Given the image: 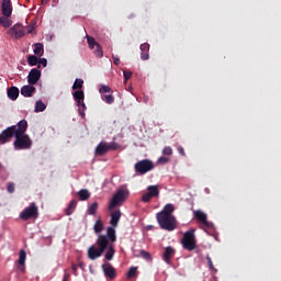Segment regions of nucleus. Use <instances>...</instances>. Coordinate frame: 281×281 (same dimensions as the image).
Here are the masks:
<instances>
[{"label": "nucleus", "mask_w": 281, "mask_h": 281, "mask_svg": "<svg viewBox=\"0 0 281 281\" xmlns=\"http://www.w3.org/2000/svg\"><path fill=\"white\" fill-rule=\"evenodd\" d=\"M20 218L22 221H30V218H38V207H36V204L32 203L30 206L25 207L20 213Z\"/></svg>", "instance_id": "8"}, {"label": "nucleus", "mask_w": 281, "mask_h": 281, "mask_svg": "<svg viewBox=\"0 0 281 281\" xmlns=\"http://www.w3.org/2000/svg\"><path fill=\"white\" fill-rule=\"evenodd\" d=\"M109 238V244L106 246L105 260H113V256H115V249L113 248V243L117 240V236L115 235V229L113 227L106 228V234L104 235Z\"/></svg>", "instance_id": "3"}, {"label": "nucleus", "mask_w": 281, "mask_h": 281, "mask_svg": "<svg viewBox=\"0 0 281 281\" xmlns=\"http://www.w3.org/2000/svg\"><path fill=\"white\" fill-rule=\"evenodd\" d=\"M93 54L97 55L98 58H102V56H104V53L102 52V46L97 45Z\"/></svg>", "instance_id": "36"}, {"label": "nucleus", "mask_w": 281, "mask_h": 281, "mask_svg": "<svg viewBox=\"0 0 281 281\" xmlns=\"http://www.w3.org/2000/svg\"><path fill=\"white\" fill-rule=\"evenodd\" d=\"M1 10H2V14L4 16H12V1L11 0H2Z\"/></svg>", "instance_id": "14"}, {"label": "nucleus", "mask_w": 281, "mask_h": 281, "mask_svg": "<svg viewBox=\"0 0 281 281\" xmlns=\"http://www.w3.org/2000/svg\"><path fill=\"white\" fill-rule=\"evenodd\" d=\"M40 65H43V67H47V59L45 58L40 59Z\"/></svg>", "instance_id": "48"}, {"label": "nucleus", "mask_w": 281, "mask_h": 281, "mask_svg": "<svg viewBox=\"0 0 281 281\" xmlns=\"http://www.w3.org/2000/svg\"><path fill=\"white\" fill-rule=\"evenodd\" d=\"M123 76H124V85H126V82H128V80H131V78L133 77V72L124 70Z\"/></svg>", "instance_id": "37"}, {"label": "nucleus", "mask_w": 281, "mask_h": 281, "mask_svg": "<svg viewBox=\"0 0 281 281\" xmlns=\"http://www.w3.org/2000/svg\"><path fill=\"white\" fill-rule=\"evenodd\" d=\"M113 149V145L106 143H100L95 149L97 155H105L109 150Z\"/></svg>", "instance_id": "16"}, {"label": "nucleus", "mask_w": 281, "mask_h": 281, "mask_svg": "<svg viewBox=\"0 0 281 281\" xmlns=\"http://www.w3.org/2000/svg\"><path fill=\"white\" fill-rule=\"evenodd\" d=\"M34 32V26H27V34H32Z\"/></svg>", "instance_id": "51"}, {"label": "nucleus", "mask_w": 281, "mask_h": 281, "mask_svg": "<svg viewBox=\"0 0 281 281\" xmlns=\"http://www.w3.org/2000/svg\"><path fill=\"white\" fill-rule=\"evenodd\" d=\"M101 99L104 100L106 104H113V102H115V98L112 97V94H102Z\"/></svg>", "instance_id": "33"}, {"label": "nucleus", "mask_w": 281, "mask_h": 281, "mask_svg": "<svg viewBox=\"0 0 281 281\" xmlns=\"http://www.w3.org/2000/svg\"><path fill=\"white\" fill-rule=\"evenodd\" d=\"M86 214L89 216H95V214H98V202H93L92 204L88 205Z\"/></svg>", "instance_id": "24"}, {"label": "nucleus", "mask_w": 281, "mask_h": 281, "mask_svg": "<svg viewBox=\"0 0 281 281\" xmlns=\"http://www.w3.org/2000/svg\"><path fill=\"white\" fill-rule=\"evenodd\" d=\"M38 80H41V70H38L36 68L31 69V71L29 72V76H27L29 85H36V82H38Z\"/></svg>", "instance_id": "12"}, {"label": "nucleus", "mask_w": 281, "mask_h": 281, "mask_svg": "<svg viewBox=\"0 0 281 281\" xmlns=\"http://www.w3.org/2000/svg\"><path fill=\"white\" fill-rule=\"evenodd\" d=\"M103 272L105 278H110L111 280H113V278H115V268H113V266H111V263H104L102 266Z\"/></svg>", "instance_id": "15"}, {"label": "nucleus", "mask_w": 281, "mask_h": 281, "mask_svg": "<svg viewBox=\"0 0 281 281\" xmlns=\"http://www.w3.org/2000/svg\"><path fill=\"white\" fill-rule=\"evenodd\" d=\"M78 195L81 201H87V199H89V196H91V193H89V190H87V189H81L78 192Z\"/></svg>", "instance_id": "29"}, {"label": "nucleus", "mask_w": 281, "mask_h": 281, "mask_svg": "<svg viewBox=\"0 0 281 281\" xmlns=\"http://www.w3.org/2000/svg\"><path fill=\"white\" fill-rule=\"evenodd\" d=\"M178 153H179V155H182V157L186 156V150L181 146L178 147Z\"/></svg>", "instance_id": "46"}, {"label": "nucleus", "mask_w": 281, "mask_h": 281, "mask_svg": "<svg viewBox=\"0 0 281 281\" xmlns=\"http://www.w3.org/2000/svg\"><path fill=\"white\" fill-rule=\"evenodd\" d=\"M154 168L155 164H153V161L149 159L140 160L135 164V170L139 175H146V172H150V170H153Z\"/></svg>", "instance_id": "9"}, {"label": "nucleus", "mask_w": 281, "mask_h": 281, "mask_svg": "<svg viewBox=\"0 0 281 281\" xmlns=\"http://www.w3.org/2000/svg\"><path fill=\"white\" fill-rule=\"evenodd\" d=\"M25 131H27V121L22 120L18 123V128L14 127V135H16V133L25 134Z\"/></svg>", "instance_id": "20"}, {"label": "nucleus", "mask_w": 281, "mask_h": 281, "mask_svg": "<svg viewBox=\"0 0 281 281\" xmlns=\"http://www.w3.org/2000/svg\"><path fill=\"white\" fill-rule=\"evenodd\" d=\"M76 106H78L79 115L85 117V111H87V105L85 104V91L77 90L72 92Z\"/></svg>", "instance_id": "7"}, {"label": "nucleus", "mask_w": 281, "mask_h": 281, "mask_svg": "<svg viewBox=\"0 0 281 281\" xmlns=\"http://www.w3.org/2000/svg\"><path fill=\"white\" fill-rule=\"evenodd\" d=\"M172 256H175V249L172 247H167L164 254V260L167 265H170Z\"/></svg>", "instance_id": "22"}, {"label": "nucleus", "mask_w": 281, "mask_h": 281, "mask_svg": "<svg viewBox=\"0 0 281 281\" xmlns=\"http://www.w3.org/2000/svg\"><path fill=\"white\" fill-rule=\"evenodd\" d=\"M87 41H88V45L91 49H95L98 47V45H100V44H98V42H95V38H93L89 35H87Z\"/></svg>", "instance_id": "32"}, {"label": "nucleus", "mask_w": 281, "mask_h": 281, "mask_svg": "<svg viewBox=\"0 0 281 281\" xmlns=\"http://www.w3.org/2000/svg\"><path fill=\"white\" fill-rule=\"evenodd\" d=\"M8 192H10V193L14 192V184L13 183L8 184Z\"/></svg>", "instance_id": "47"}, {"label": "nucleus", "mask_w": 281, "mask_h": 281, "mask_svg": "<svg viewBox=\"0 0 281 281\" xmlns=\"http://www.w3.org/2000/svg\"><path fill=\"white\" fill-rule=\"evenodd\" d=\"M137 276V268L132 267L127 272V278H135Z\"/></svg>", "instance_id": "38"}, {"label": "nucleus", "mask_w": 281, "mask_h": 281, "mask_svg": "<svg viewBox=\"0 0 281 281\" xmlns=\"http://www.w3.org/2000/svg\"><path fill=\"white\" fill-rule=\"evenodd\" d=\"M128 190L127 189H120L112 198L109 204V210H114V207H120L126 199H128Z\"/></svg>", "instance_id": "5"}, {"label": "nucleus", "mask_w": 281, "mask_h": 281, "mask_svg": "<svg viewBox=\"0 0 281 281\" xmlns=\"http://www.w3.org/2000/svg\"><path fill=\"white\" fill-rule=\"evenodd\" d=\"M12 15H2L0 16V25H2V27H11L12 25Z\"/></svg>", "instance_id": "23"}, {"label": "nucleus", "mask_w": 281, "mask_h": 281, "mask_svg": "<svg viewBox=\"0 0 281 281\" xmlns=\"http://www.w3.org/2000/svg\"><path fill=\"white\" fill-rule=\"evenodd\" d=\"M150 199H153V196L148 192L143 194V196H142V201L144 203H148L150 201Z\"/></svg>", "instance_id": "40"}, {"label": "nucleus", "mask_w": 281, "mask_h": 281, "mask_svg": "<svg viewBox=\"0 0 281 281\" xmlns=\"http://www.w3.org/2000/svg\"><path fill=\"white\" fill-rule=\"evenodd\" d=\"M148 49H150V45L146 43L140 45V52H148Z\"/></svg>", "instance_id": "43"}, {"label": "nucleus", "mask_w": 281, "mask_h": 281, "mask_svg": "<svg viewBox=\"0 0 281 281\" xmlns=\"http://www.w3.org/2000/svg\"><path fill=\"white\" fill-rule=\"evenodd\" d=\"M147 192L151 196H159V186H149V187H147Z\"/></svg>", "instance_id": "26"}, {"label": "nucleus", "mask_w": 281, "mask_h": 281, "mask_svg": "<svg viewBox=\"0 0 281 281\" xmlns=\"http://www.w3.org/2000/svg\"><path fill=\"white\" fill-rule=\"evenodd\" d=\"M205 192H210V190H209V189H205Z\"/></svg>", "instance_id": "53"}, {"label": "nucleus", "mask_w": 281, "mask_h": 281, "mask_svg": "<svg viewBox=\"0 0 281 281\" xmlns=\"http://www.w3.org/2000/svg\"><path fill=\"white\" fill-rule=\"evenodd\" d=\"M27 63L30 67H36V65H38V57H36L35 55H30L27 58Z\"/></svg>", "instance_id": "31"}, {"label": "nucleus", "mask_w": 281, "mask_h": 281, "mask_svg": "<svg viewBox=\"0 0 281 281\" xmlns=\"http://www.w3.org/2000/svg\"><path fill=\"white\" fill-rule=\"evenodd\" d=\"M99 93H101V95H105L104 93H112L111 87L106 85L100 86Z\"/></svg>", "instance_id": "34"}, {"label": "nucleus", "mask_w": 281, "mask_h": 281, "mask_svg": "<svg viewBox=\"0 0 281 281\" xmlns=\"http://www.w3.org/2000/svg\"><path fill=\"white\" fill-rule=\"evenodd\" d=\"M113 63L114 65H120V59L115 56H113Z\"/></svg>", "instance_id": "50"}, {"label": "nucleus", "mask_w": 281, "mask_h": 281, "mask_svg": "<svg viewBox=\"0 0 281 281\" xmlns=\"http://www.w3.org/2000/svg\"><path fill=\"white\" fill-rule=\"evenodd\" d=\"M27 258V254L25 250H21L19 255V271H22V273L25 271V259Z\"/></svg>", "instance_id": "19"}, {"label": "nucleus", "mask_w": 281, "mask_h": 281, "mask_svg": "<svg viewBox=\"0 0 281 281\" xmlns=\"http://www.w3.org/2000/svg\"><path fill=\"white\" fill-rule=\"evenodd\" d=\"M14 136V127H9L0 134V144H8Z\"/></svg>", "instance_id": "11"}, {"label": "nucleus", "mask_w": 281, "mask_h": 281, "mask_svg": "<svg viewBox=\"0 0 281 281\" xmlns=\"http://www.w3.org/2000/svg\"><path fill=\"white\" fill-rule=\"evenodd\" d=\"M169 159L166 157L158 158V164H168Z\"/></svg>", "instance_id": "44"}, {"label": "nucleus", "mask_w": 281, "mask_h": 281, "mask_svg": "<svg viewBox=\"0 0 281 281\" xmlns=\"http://www.w3.org/2000/svg\"><path fill=\"white\" fill-rule=\"evenodd\" d=\"M172 212H175V205L167 204L164 210L156 214L158 225L166 232H175L177 229V218L172 215Z\"/></svg>", "instance_id": "1"}, {"label": "nucleus", "mask_w": 281, "mask_h": 281, "mask_svg": "<svg viewBox=\"0 0 281 281\" xmlns=\"http://www.w3.org/2000/svg\"><path fill=\"white\" fill-rule=\"evenodd\" d=\"M120 218H122V212L120 210L114 211L111 214V225L110 227H112V229H115V227H117V223H120Z\"/></svg>", "instance_id": "17"}, {"label": "nucleus", "mask_w": 281, "mask_h": 281, "mask_svg": "<svg viewBox=\"0 0 281 281\" xmlns=\"http://www.w3.org/2000/svg\"><path fill=\"white\" fill-rule=\"evenodd\" d=\"M76 205H78V202H76L75 200H72L68 207L66 209V214L67 216H71V214L74 213V210H76Z\"/></svg>", "instance_id": "30"}, {"label": "nucleus", "mask_w": 281, "mask_h": 281, "mask_svg": "<svg viewBox=\"0 0 281 281\" xmlns=\"http://www.w3.org/2000/svg\"><path fill=\"white\" fill-rule=\"evenodd\" d=\"M71 269H72L75 276H78V273H77L78 272V266L72 265Z\"/></svg>", "instance_id": "49"}, {"label": "nucleus", "mask_w": 281, "mask_h": 281, "mask_svg": "<svg viewBox=\"0 0 281 281\" xmlns=\"http://www.w3.org/2000/svg\"><path fill=\"white\" fill-rule=\"evenodd\" d=\"M194 216L200 223H203L204 227H213L214 224L207 222V214L203 211H194Z\"/></svg>", "instance_id": "13"}, {"label": "nucleus", "mask_w": 281, "mask_h": 281, "mask_svg": "<svg viewBox=\"0 0 281 281\" xmlns=\"http://www.w3.org/2000/svg\"><path fill=\"white\" fill-rule=\"evenodd\" d=\"M206 260H207V262H209V269H210L211 271H216V270L214 269V263L212 262V258H211L210 256H206Z\"/></svg>", "instance_id": "41"}, {"label": "nucleus", "mask_w": 281, "mask_h": 281, "mask_svg": "<svg viewBox=\"0 0 281 281\" xmlns=\"http://www.w3.org/2000/svg\"><path fill=\"white\" fill-rule=\"evenodd\" d=\"M67 280H69V274H65L64 276V280L63 281H67Z\"/></svg>", "instance_id": "52"}, {"label": "nucleus", "mask_w": 281, "mask_h": 281, "mask_svg": "<svg viewBox=\"0 0 281 281\" xmlns=\"http://www.w3.org/2000/svg\"><path fill=\"white\" fill-rule=\"evenodd\" d=\"M82 85H85V80L82 79H76L72 89L76 91V89H82Z\"/></svg>", "instance_id": "35"}, {"label": "nucleus", "mask_w": 281, "mask_h": 281, "mask_svg": "<svg viewBox=\"0 0 281 281\" xmlns=\"http://www.w3.org/2000/svg\"><path fill=\"white\" fill-rule=\"evenodd\" d=\"M34 91H36V88L32 85L23 86L21 88V94L24 95V98H32Z\"/></svg>", "instance_id": "18"}, {"label": "nucleus", "mask_w": 281, "mask_h": 281, "mask_svg": "<svg viewBox=\"0 0 281 281\" xmlns=\"http://www.w3.org/2000/svg\"><path fill=\"white\" fill-rule=\"evenodd\" d=\"M182 246L188 251H194L196 249V238L194 237V231H188L182 238Z\"/></svg>", "instance_id": "6"}, {"label": "nucleus", "mask_w": 281, "mask_h": 281, "mask_svg": "<svg viewBox=\"0 0 281 281\" xmlns=\"http://www.w3.org/2000/svg\"><path fill=\"white\" fill-rule=\"evenodd\" d=\"M162 155H167V156L172 155V147H165L162 150Z\"/></svg>", "instance_id": "42"}, {"label": "nucleus", "mask_w": 281, "mask_h": 281, "mask_svg": "<svg viewBox=\"0 0 281 281\" xmlns=\"http://www.w3.org/2000/svg\"><path fill=\"white\" fill-rule=\"evenodd\" d=\"M35 56H43L44 53V47L42 43H37L34 45V49H33Z\"/></svg>", "instance_id": "28"}, {"label": "nucleus", "mask_w": 281, "mask_h": 281, "mask_svg": "<svg viewBox=\"0 0 281 281\" xmlns=\"http://www.w3.org/2000/svg\"><path fill=\"white\" fill-rule=\"evenodd\" d=\"M140 58H142V60H148V52H143L140 54Z\"/></svg>", "instance_id": "45"}, {"label": "nucleus", "mask_w": 281, "mask_h": 281, "mask_svg": "<svg viewBox=\"0 0 281 281\" xmlns=\"http://www.w3.org/2000/svg\"><path fill=\"white\" fill-rule=\"evenodd\" d=\"M14 148L15 150H27L32 148V139L27 134L15 133Z\"/></svg>", "instance_id": "4"}, {"label": "nucleus", "mask_w": 281, "mask_h": 281, "mask_svg": "<svg viewBox=\"0 0 281 281\" xmlns=\"http://www.w3.org/2000/svg\"><path fill=\"white\" fill-rule=\"evenodd\" d=\"M8 34L13 38H23V36H25V29L18 23L8 31Z\"/></svg>", "instance_id": "10"}, {"label": "nucleus", "mask_w": 281, "mask_h": 281, "mask_svg": "<svg viewBox=\"0 0 281 281\" xmlns=\"http://www.w3.org/2000/svg\"><path fill=\"white\" fill-rule=\"evenodd\" d=\"M47 109V105L43 103L41 100L36 101L35 103V113H43Z\"/></svg>", "instance_id": "27"}, {"label": "nucleus", "mask_w": 281, "mask_h": 281, "mask_svg": "<svg viewBox=\"0 0 281 281\" xmlns=\"http://www.w3.org/2000/svg\"><path fill=\"white\" fill-rule=\"evenodd\" d=\"M97 246L92 245L88 249V258L90 260H98V258H100V256L104 254V250L106 249V247H109V237L104 235H99L97 239Z\"/></svg>", "instance_id": "2"}, {"label": "nucleus", "mask_w": 281, "mask_h": 281, "mask_svg": "<svg viewBox=\"0 0 281 281\" xmlns=\"http://www.w3.org/2000/svg\"><path fill=\"white\" fill-rule=\"evenodd\" d=\"M7 95L9 100H12V101L16 100L19 98V88L16 87L9 88L7 91Z\"/></svg>", "instance_id": "21"}, {"label": "nucleus", "mask_w": 281, "mask_h": 281, "mask_svg": "<svg viewBox=\"0 0 281 281\" xmlns=\"http://www.w3.org/2000/svg\"><path fill=\"white\" fill-rule=\"evenodd\" d=\"M93 229L95 234H102V232L104 231V223L102 222V220L95 221Z\"/></svg>", "instance_id": "25"}, {"label": "nucleus", "mask_w": 281, "mask_h": 281, "mask_svg": "<svg viewBox=\"0 0 281 281\" xmlns=\"http://www.w3.org/2000/svg\"><path fill=\"white\" fill-rule=\"evenodd\" d=\"M140 256L144 258V260H151L150 252L146 250H140Z\"/></svg>", "instance_id": "39"}]
</instances>
